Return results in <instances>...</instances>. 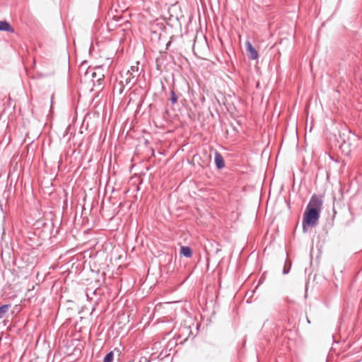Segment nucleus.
<instances>
[{
  "mask_svg": "<svg viewBox=\"0 0 362 362\" xmlns=\"http://www.w3.org/2000/svg\"><path fill=\"white\" fill-rule=\"evenodd\" d=\"M322 206V199L313 194L303 214V230L304 233L308 231L309 227H315L320 216V212Z\"/></svg>",
  "mask_w": 362,
  "mask_h": 362,
  "instance_id": "1",
  "label": "nucleus"
},
{
  "mask_svg": "<svg viewBox=\"0 0 362 362\" xmlns=\"http://www.w3.org/2000/svg\"><path fill=\"white\" fill-rule=\"evenodd\" d=\"M136 77H137V75H133V74L131 73L130 71H127V72L126 73L125 77H124V79L122 80L119 83L120 88L119 90V94L122 93L124 84H125L126 86H128L131 83H134L136 80H134V81H132L134 78H136Z\"/></svg>",
  "mask_w": 362,
  "mask_h": 362,
  "instance_id": "2",
  "label": "nucleus"
},
{
  "mask_svg": "<svg viewBox=\"0 0 362 362\" xmlns=\"http://www.w3.org/2000/svg\"><path fill=\"white\" fill-rule=\"evenodd\" d=\"M246 50L248 53L249 58L252 60L257 59L259 57L257 51L255 48L252 45L250 41H246L245 42Z\"/></svg>",
  "mask_w": 362,
  "mask_h": 362,
  "instance_id": "3",
  "label": "nucleus"
},
{
  "mask_svg": "<svg viewBox=\"0 0 362 362\" xmlns=\"http://www.w3.org/2000/svg\"><path fill=\"white\" fill-rule=\"evenodd\" d=\"M214 161H215L216 166L218 170H221L224 168V166H225L224 159H223V156H221V154L220 153H218V151L215 152Z\"/></svg>",
  "mask_w": 362,
  "mask_h": 362,
  "instance_id": "4",
  "label": "nucleus"
},
{
  "mask_svg": "<svg viewBox=\"0 0 362 362\" xmlns=\"http://www.w3.org/2000/svg\"><path fill=\"white\" fill-rule=\"evenodd\" d=\"M0 31L14 33V29L9 23L6 21H0Z\"/></svg>",
  "mask_w": 362,
  "mask_h": 362,
  "instance_id": "5",
  "label": "nucleus"
},
{
  "mask_svg": "<svg viewBox=\"0 0 362 362\" xmlns=\"http://www.w3.org/2000/svg\"><path fill=\"white\" fill-rule=\"evenodd\" d=\"M180 253L185 257H190L192 255V250L188 246H182L180 248Z\"/></svg>",
  "mask_w": 362,
  "mask_h": 362,
  "instance_id": "6",
  "label": "nucleus"
},
{
  "mask_svg": "<svg viewBox=\"0 0 362 362\" xmlns=\"http://www.w3.org/2000/svg\"><path fill=\"white\" fill-rule=\"evenodd\" d=\"M10 307L11 304H5L0 306V319L3 318L6 315Z\"/></svg>",
  "mask_w": 362,
  "mask_h": 362,
  "instance_id": "7",
  "label": "nucleus"
},
{
  "mask_svg": "<svg viewBox=\"0 0 362 362\" xmlns=\"http://www.w3.org/2000/svg\"><path fill=\"white\" fill-rule=\"evenodd\" d=\"M351 144L348 141H346L344 139V142L341 144L340 147L342 148V151H344L346 154H348L351 151L350 148Z\"/></svg>",
  "mask_w": 362,
  "mask_h": 362,
  "instance_id": "8",
  "label": "nucleus"
},
{
  "mask_svg": "<svg viewBox=\"0 0 362 362\" xmlns=\"http://www.w3.org/2000/svg\"><path fill=\"white\" fill-rule=\"evenodd\" d=\"M114 358V354L112 351L107 353L103 360V362H112Z\"/></svg>",
  "mask_w": 362,
  "mask_h": 362,
  "instance_id": "9",
  "label": "nucleus"
},
{
  "mask_svg": "<svg viewBox=\"0 0 362 362\" xmlns=\"http://www.w3.org/2000/svg\"><path fill=\"white\" fill-rule=\"evenodd\" d=\"M177 95L175 94V91L172 90L170 92V102L172 104H175L177 101Z\"/></svg>",
  "mask_w": 362,
  "mask_h": 362,
  "instance_id": "10",
  "label": "nucleus"
},
{
  "mask_svg": "<svg viewBox=\"0 0 362 362\" xmlns=\"http://www.w3.org/2000/svg\"><path fill=\"white\" fill-rule=\"evenodd\" d=\"M130 72L133 74V75H137V72L139 71L138 66H132L130 69Z\"/></svg>",
  "mask_w": 362,
  "mask_h": 362,
  "instance_id": "11",
  "label": "nucleus"
},
{
  "mask_svg": "<svg viewBox=\"0 0 362 362\" xmlns=\"http://www.w3.org/2000/svg\"><path fill=\"white\" fill-rule=\"evenodd\" d=\"M290 268H291V264H289L288 267H286V266L285 265L284 267V269H283V274H288L290 271Z\"/></svg>",
  "mask_w": 362,
  "mask_h": 362,
  "instance_id": "12",
  "label": "nucleus"
},
{
  "mask_svg": "<svg viewBox=\"0 0 362 362\" xmlns=\"http://www.w3.org/2000/svg\"><path fill=\"white\" fill-rule=\"evenodd\" d=\"M91 76H92L93 78H95V76H96V73L95 72H93Z\"/></svg>",
  "mask_w": 362,
  "mask_h": 362,
  "instance_id": "13",
  "label": "nucleus"
}]
</instances>
